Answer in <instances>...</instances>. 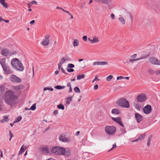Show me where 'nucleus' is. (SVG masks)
I'll return each mask as SVG.
<instances>
[{
	"label": "nucleus",
	"mask_w": 160,
	"mask_h": 160,
	"mask_svg": "<svg viewBox=\"0 0 160 160\" xmlns=\"http://www.w3.org/2000/svg\"><path fill=\"white\" fill-rule=\"evenodd\" d=\"M4 96L5 103L10 106H12L15 103L18 98L15 93L10 90L6 91L4 93Z\"/></svg>",
	"instance_id": "obj_1"
},
{
	"label": "nucleus",
	"mask_w": 160,
	"mask_h": 160,
	"mask_svg": "<svg viewBox=\"0 0 160 160\" xmlns=\"http://www.w3.org/2000/svg\"><path fill=\"white\" fill-rule=\"evenodd\" d=\"M11 64L13 68L18 71H22L24 67L21 62L17 58H13L11 61Z\"/></svg>",
	"instance_id": "obj_2"
},
{
	"label": "nucleus",
	"mask_w": 160,
	"mask_h": 160,
	"mask_svg": "<svg viewBox=\"0 0 160 160\" xmlns=\"http://www.w3.org/2000/svg\"><path fill=\"white\" fill-rule=\"evenodd\" d=\"M118 106L125 108H128L130 106L129 103L124 98H121L119 99L117 102Z\"/></svg>",
	"instance_id": "obj_3"
},
{
	"label": "nucleus",
	"mask_w": 160,
	"mask_h": 160,
	"mask_svg": "<svg viewBox=\"0 0 160 160\" xmlns=\"http://www.w3.org/2000/svg\"><path fill=\"white\" fill-rule=\"evenodd\" d=\"M105 132L109 135H113L116 132V129L115 126H107L105 127Z\"/></svg>",
	"instance_id": "obj_4"
},
{
	"label": "nucleus",
	"mask_w": 160,
	"mask_h": 160,
	"mask_svg": "<svg viewBox=\"0 0 160 160\" xmlns=\"http://www.w3.org/2000/svg\"><path fill=\"white\" fill-rule=\"evenodd\" d=\"M147 98V96L145 94L142 93L138 96L137 99L138 102L142 103L146 100Z\"/></svg>",
	"instance_id": "obj_5"
},
{
	"label": "nucleus",
	"mask_w": 160,
	"mask_h": 160,
	"mask_svg": "<svg viewBox=\"0 0 160 160\" xmlns=\"http://www.w3.org/2000/svg\"><path fill=\"white\" fill-rule=\"evenodd\" d=\"M10 81L13 82L20 83L21 82V79L14 74H12L10 77Z\"/></svg>",
	"instance_id": "obj_6"
},
{
	"label": "nucleus",
	"mask_w": 160,
	"mask_h": 160,
	"mask_svg": "<svg viewBox=\"0 0 160 160\" xmlns=\"http://www.w3.org/2000/svg\"><path fill=\"white\" fill-rule=\"evenodd\" d=\"M152 110V107L150 105H148L145 106L143 109V112L145 114H148L151 113Z\"/></svg>",
	"instance_id": "obj_7"
},
{
	"label": "nucleus",
	"mask_w": 160,
	"mask_h": 160,
	"mask_svg": "<svg viewBox=\"0 0 160 160\" xmlns=\"http://www.w3.org/2000/svg\"><path fill=\"white\" fill-rule=\"evenodd\" d=\"M112 119L117 123L120 126L124 127V125L122 122L121 118L120 117L117 118H112Z\"/></svg>",
	"instance_id": "obj_8"
},
{
	"label": "nucleus",
	"mask_w": 160,
	"mask_h": 160,
	"mask_svg": "<svg viewBox=\"0 0 160 160\" xmlns=\"http://www.w3.org/2000/svg\"><path fill=\"white\" fill-rule=\"evenodd\" d=\"M135 118L137 122L139 123L142 120L143 117L140 114L136 112L135 113Z\"/></svg>",
	"instance_id": "obj_9"
},
{
	"label": "nucleus",
	"mask_w": 160,
	"mask_h": 160,
	"mask_svg": "<svg viewBox=\"0 0 160 160\" xmlns=\"http://www.w3.org/2000/svg\"><path fill=\"white\" fill-rule=\"evenodd\" d=\"M2 68L4 71V73L6 74H8L12 73V71L8 65Z\"/></svg>",
	"instance_id": "obj_10"
},
{
	"label": "nucleus",
	"mask_w": 160,
	"mask_h": 160,
	"mask_svg": "<svg viewBox=\"0 0 160 160\" xmlns=\"http://www.w3.org/2000/svg\"><path fill=\"white\" fill-rule=\"evenodd\" d=\"M41 150L43 153L46 154L49 153L50 149L47 146H43L41 148Z\"/></svg>",
	"instance_id": "obj_11"
},
{
	"label": "nucleus",
	"mask_w": 160,
	"mask_h": 160,
	"mask_svg": "<svg viewBox=\"0 0 160 160\" xmlns=\"http://www.w3.org/2000/svg\"><path fill=\"white\" fill-rule=\"evenodd\" d=\"M5 88L2 85H0V103L1 102V96L4 91ZM1 105L0 104V111H1L2 109V108L1 107Z\"/></svg>",
	"instance_id": "obj_12"
},
{
	"label": "nucleus",
	"mask_w": 160,
	"mask_h": 160,
	"mask_svg": "<svg viewBox=\"0 0 160 160\" xmlns=\"http://www.w3.org/2000/svg\"><path fill=\"white\" fill-rule=\"evenodd\" d=\"M59 139L60 141L63 142H66L69 141V138H66L65 137V135H61L59 137Z\"/></svg>",
	"instance_id": "obj_13"
},
{
	"label": "nucleus",
	"mask_w": 160,
	"mask_h": 160,
	"mask_svg": "<svg viewBox=\"0 0 160 160\" xmlns=\"http://www.w3.org/2000/svg\"><path fill=\"white\" fill-rule=\"evenodd\" d=\"M107 64H108V63L106 62L96 61L94 62L93 64V65H104Z\"/></svg>",
	"instance_id": "obj_14"
},
{
	"label": "nucleus",
	"mask_w": 160,
	"mask_h": 160,
	"mask_svg": "<svg viewBox=\"0 0 160 160\" xmlns=\"http://www.w3.org/2000/svg\"><path fill=\"white\" fill-rule=\"evenodd\" d=\"M0 63L2 68L8 65L6 63V59L4 58L0 59Z\"/></svg>",
	"instance_id": "obj_15"
},
{
	"label": "nucleus",
	"mask_w": 160,
	"mask_h": 160,
	"mask_svg": "<svg viewBox=\"0 0 160 160\" xmlns=\"http://www.w3.org/2000/svg\"><path fill=\"white\" fill-rule=\"evenodd\" d=\"M149 61L153 64H157L158 59L156 58L152 57L149 58Z\"/></svg>",
	"instance_id": "obj_16"
},
{
	"label": "nucleus",
	"mask_w": 160,
	"mask_h": 160,
	"mask_svg": "<svg viewBox=\"0 0 160 160\" xmlns=\"http://www.w3.org/2000/svg\"><path fill=\"white\" fill-rule=\"evenodd\" d=\"M58 155H64L65 152V149L62 147H58Z\"/></svg>",
	"instance_id": "obj_17"
},
{
	"label": "nucleus",
	"mask_w": 160,
	"mask_h": 160,
	"mask_svg": "<svg viewBox=\"0 0 160 160\" xmlns=\"http://www.w3.org/2000/svg\"><path fill=\"white\" fill-rule=\"evenodd\" d=\"M58 146L52 147L51 150L52 152L56 155H58Z\"/></svg>",
	"instance_id": "obj_18"
},
{
	"label": "nucleus",
	"mask_w": 160,
	"mask_h": 160,
	"mask_svg": "<svg viewBox=\"0 0 160 160\" xmlns=\"http://www.w3.org/2000/svg\"><path fill=\"white\" fill-rule=\"evenodd\" d=\"M146 136V134L145 133H144L142 134H141L138 137V139H135V140H133L132 142H136L138 141V140H142L144 138L145 136Z\"/></svg>",
	"instance_id": "obj_19"
},
{
	"label": "nucleus",
	"mask_w": 160,
	"mask_h": 160,
	"mask_svg": "<svg viewBox=\"0 0 160 160\" xmlns=\"http://www.w3.org/2000/svg\"><path fill=\"white\" fill-rule=\"evenodd\" d=\"M27 147L26 146H24L23 145L21 147L19 151L18 155H21L25 151V149L27 148Z\"/></svg>",
	"instance_id": "obj_20"
},
{
	"label": "nucleus",
	"mask_w": 160,
	"mask_h": 160,
	"mask_svg": "<svg viewBox=\"0 0 160 160\" xmlns=\"http://www.w3.org/2000/svg\"><path fill=\"white\" fill-rule=\"evenodd\" d=\"M88 39L90 41V42L92 43L97 42L99 41L98 38L96 37H94L92 40L90 39L89 38H88Z\"/></svg>",
	"instance_id": "obj_21"
},
{
	"label": "nucleus",
	"mask_w": 160,
	"mask_h": 160,
	"mask_svg": "<svg viewBox=\"0 0 160 160\" xmlns=\"http://www.w3.org/2000/svg\"><path fill=\"white\" fill-rule=\"evenodd\" d=\"M96 2H101L103 3H105V4H108L110 2V0H95Z\"/></svg>",
	"instance_id": "obj_22"
},
{
	"label": "nucleus",
	"mask_w": 160,
	"mask_h": 160,
	"mask_svg": "<svg viewBox=\"0 0 160 160\" xmlns=\"http://www.w3.org/2000/svg\"><path fill=\"white\" fill-rule=\"evenodd\" d=\"M9 52L7 49H4L2 50L1 54L5 56H7L9 54Z\"/></svg>",
	"instance_id": "obj_23"
},
{
	"label": "nucleus",
	"mask_w": 160,
	"mask_h": 160,
	"mask_svg": "<svg viewBox=\"0 0 160 160\" xmlns=\"http://www.w3.org/2000/svg\"><path fill=\"white\" fill-rule=\"evenodd\" d=\"M50 43L49 40H43L42 42H41V44L43 45L44 46H47Z\"/></svg>",
	"instance_id": "obj_24"
},
{
	"label": "nucleus",
	"mask_w": 160,
	"mask_h": 160,
	"mask_svg": "<svg viewBox=\"0 0 160 160\" xmlns=\"http://www.w3.org/2000/svg\"><path fill=\"white\" fill-rule=\"evenodd\" d=\"M112 113L113 114H118L120 113V110L117 108H114L112 110Z\"/></svg>",
	"instance_id": "obj_25"
},
{
	"label": "nucleus",
	"mask_w": 160,
	"mask_h": 160,
	"mask_svg": "<svg viewBox=\"0 0 160 160\" xmlns=\"http://www.w3.org/2000/svg\"><path fill=\"white\" fill-rule=\"evenodd\" d=\"M134 106L136 109L138 110H140L141 108V106L139 103H134Z\"/></svg>",
	"instance_id": "obj_26"
},
{
	"label": "nucleus",
	"mask_w": 160,
	"mask_h": 160,
	"mask_svg": "<svg viewBox=\"0 0 160 160\" xmlns=\"http://www.w3.org/2000/svg\"><path fill=\"white\" fill-rule=\"evenodd\" d=\"M0 3L4 7L6 8H8L7 4L5 2V0H0Z\"/></svg>",
	"instance_id": "obj_27"
},
{
	"label": "nucleus",
	"mask_w": 160,
	"mask_h": 160,
	"mask_svg": "<svg viewBox=\"0 0 160 160\" xmlns=\"http://www.w3.org/2000/svg\"><path fill=\"white\" fill-rule=\"evenodd\" d=\"M72 97H68L67 98V100L66 101V103L67 104L69 105L70 102L72 101Z\"/></svg>",
	"instance_id": "obj_28"
},
{
	"label": "nucleus",
	"mask_w": 160,
	"mask_h": 160,
	"mask_svg": "<svg viewBox=\"0 0 160 160\" xmlns=\"http://www.w3.org/2000/svg\"><path fill=\"white\" fill-rule=\"evenodd\" d=\"M152 135H150L149 136L147 143V146H150V144L152 138Z\"/></svg>",
	"instance_id": "obj_29"
},
{
	"label": "nucleus",
	"mask_w": 160,
	"mask_h": 160,
	"mask_svg": "<svg viewBox=\"0 0 160 160\" xmlns=\"http://www.w3.org/2000/svg\"><path fill=\"white\" fill-rule=\"evenodd\" d=\"M65 88V86H61L60 85H57L54 87V88L58 90L63 89Z\"/></svg>",
	"instance_id": "obj_30"
},
{
	"label": "nucleus",
	"mask_w": 160,
	"mask_h": 160,
	"mask_svg": "<svg viewBox=\"0 0 160 160\" xmlns=\"http://www.w3.org/2000/svg\"><path fill=\"white\" fill-rule=\"evenodd\" d=\"M85 77V75L84 74L82 75H78L77 76V79L79 80Z\"/></svg>",
	"instance_id": "obj_31"
},
{
	"label": "nucleus",
	"mask_w": 160,
	"mask_h": 160,
	"mask_svg": "<svg viewBox=\"0 0 160 160\" xmlns=\"http://www.w3.org/2000/svg\"><path fill=\"white\" fill-rule=\"evenodd\" d=\"M22 119V117L21 116H19L16 118L17 120H15L13 122V123H15L16 122H20Z\"/></svg>",
	"instance_id": "obj_32"
},
{
	"label": "nucleus",
	"mask_w": 160,
	"mask_h": 160,
	"mask_svg": "<svg viewBox=\"0 0 160 160\" xmlns=\"http://www.w3.org/2000/svg\"><path fill=\"white\" fill-rule=\"evenodd\" d=\"M73 45L74 47L78 45L79 43V42L77 39H75L73 42Z\"/></svg>",
	"instance_id": "obj_33"
},
{
	"label": "nucleus",
	"mask_w": 160,
	"mask_h": 160,
	"mask_svg": "<svg viewBox=\"0 0 160 160\" xmlns=\"http://www.w3.org/2000/svg\"><path fill=\"white\" fill-rule=\"evenodd\" d=\"M70 152L69 150L66 151L65 150V153H64V155H65L66 156L68 157L70 156Z\"/></svg>",
	"instance_id": "obj_34"
},
{
	"label": "nucleus",
	"mask_w": 160,
	"mask_h": 160,
	"mask_svg": "<svg viewBox=\"0 0 160 160\" xmlns=\"http://www.w3.org/2000/svg\"><path fill=\"white\" fill-rule=\"evenodd\" d=\"M119 20L121 22L122 24L124 25L125 23V20L122 17H120L119 18Z\"/></svg>",
	"instance_id": "obj_35"
},
{
	"label": "nucleus",
	"mask_w": 160,
	"mask_h": 160,
	"mask_svg": "<svg viewBox=\"0 0 160 160\" xmlns=\"http://www.w3.org/2000/svg\"><path fill=\"white\" fill-rule=\"evenodd\" d=\"M23 86L22 85H19L17 86H16L14 87V89L16 90H18L22 88Z\"/></svg>",
	"instance_id": "obj_36"
},
{
	"label": "nucleus",
	"mask_w": 160,
	"mask_h": 160,
	"mask_svg": "<svg viewBox=\"0 0 160 160\" xmlns=\"http://www.w3.org/2000/svg\"><path fill=\"white\" fill-rule=\"evenodd\" d=\"M57 108L59 109H62V110H64V107L63 105L62 104H60L57 106Z\"/></svg>",
	"instance_id": "obj_37"
},
{
	"label": "nucleus",
	"mask_w": 160,
	"mask_h": 160,
	"mask_svg": "<svg viewBox=\"0 0 160 160\" xmlns=\"http://www.w3.org/2000/svg\"><path fill=\"white\" fill-rule=\"evenodd\" d=\"M74 91L77 93L80 92V90L79 88L78 87H75L74 88Z\"/></svg>",
	"instance_id": "obj_38"
},
{
	"label": "nucleus",
	"mask_w": 160,
	"mask_h": 160,
	"mask_svg": "<svg viewBox=\"0 0 160 160\" xmlns=\"http://www.w3.org/2000/svg\"><path fill=\"white\" fill-rule=\"evenodd\" d=\"M36 108V104L34 103L31 107V108L29 109H30V110H35Z\"/></svg>",
	"instance_id": "obj_39"
},
{
	"label": "nucleus",
	"mask_w": 160,
	"mask_h": 160,
	"mask_svg": "<svg viewBox=\"0 0 160 160\" xmlns=\"http://www.w3.org/2000/svg\"><path fill=\"white\" fill-rule=\"evenodd\" d=\"M49 90L51 91H52L53 90V89L52 88H49L48 87H45L43 89L44 91H46L47 90Z\"/></svg>",
	"instance_id": "obj_40"
},
{
	"label": "nucleus",
	"mask_w": 160,
	"mask_h": 160,
	"mask_svg": "<svg viewBox=\"0 0 160 160\" xmlns=\"http://www.w3.org/2000/svg\"><path fill=\"white\" fill-rule=\"evenodd\" d=\"M113 78V76L112 75H110L108 76L106 78V80L107 81H110L111 79Z\"/></svg>",
	"instance_id": "obj_41"
},
{
	"label": "nucleus",
	"mask_w": 160,
	"mask_h": 160,
	"mask_svg": "<svg viewBox=\"0 0 160 160\" xmlns=\"http://www.w3.org/2000/svg\"><path fill=\"white\" fill-rule=\"evenodd\" d=\"M68 67L69 68H73L74 67V65L72 63L68 64Z\"/></svg>",
	"instance_id": "obj_42"
},
{
	"label": "nucleus",
	"mask_w": 160,
	"mask_h": 160,
	"mask_svg": "<svg viewBox=\"0 0 160 160\" xmlns=\"http://www.w3.org/2000/svg\"><path fill=\"white\" fill-rule=\"evenodd\" d=\"M64 58L65 60V61H69L71 60L70 58L68 56H66L64 57Z\"/></svg>",
	"instance_id": "obj_43"
},
{
	"label": "nucleus",
	"mask_w": 160,
	"mask_h": 160,
	"mask_svg": "<svg viewBox=\"0 0 160 160\" xmlns=\"http://www.w3.org/2000/svg\"><path fill=\"white\" fill-rule=\"evenodd\" d=\"M3 118L4 121L6 122H8L9 120V118H8V117L6 116H4L3 117Z\"/></svg>",
	"instance_id": "obj_44"
},
{
	"label": "nucleus",
	"mask_w": 160,
	"mask_h": 160,
	"mask_svg": "<svg viewBox=\"0 0 160 160\" xmlns=\"http://www.w3.org/2000/svg\"><path fill=\"white\" fill-rule=\"evenodd\" d=\"M86 4V3L85 1H83L81 3V8H84L85 6V5Z\"/></svg>",
	"instance_id": "obj_45"
},
{
	"label": "nucleus",
	"mask_w": 160,
	"mask_h": 160,
	"mask_svg": "<svg viewBox=\"0 0 160 160\" xmlns=\"http://www.w3.org/2000/svg\"><path fill=\"white\" fill-rule=\"evenodd\" d=\"M65 61H66L64 59V58L63 57V58H62V59L60 61V62L59 63L62 64H63L64 63V62Z\"/></svg>",
	"instance_id": "obj_46"
},
{
	"label": "nucleus",
	"mask_w": 160,
	"mask_h": 160,
	"mask_svg": "<svg viewBox=\"0 0 160 160\" xmlns=\"http://www.w3.org/2000/svg\"><path fill=\"white\" fill-rule=\"evenodd\" d=\"M148 72L150 74H153V73H155V72H154L151 69H149Z\"/></svg>",
	"instance_id": "obj_47"
},
{
	"label": "nucleus",
	"mask_w": 160,
	"mask_h": 160,
	"mask_svg": "<svg viewBox=\"0 0 160 160\" xmlns=\"http://www.w3.org/2000/svg\"><path fill=\"white\" fill-rule=\"evenodd\" d=\"M138 58V59H131V60H130L131 62H133V61H137V60H140V59H142L144 58Z\"/></svg>",
	"instance_id": "obj_48"
},
{
	"label": "nucleus",
	"mask_w": 160,
	"mask_h": 160,
	"mask_svg": "<svg viewBox=\"0 0 160 160\" xmlns=\"http://www.w3.org/2000/svg\"><path fill=\"white\" fill-rule=\"evenodd\" d=\"M9 135L10 136V138L9 139V141H10L11 140V138L13 137V135L12 133V132H11V131H9Z\"/></svg>",
	"instance_id": "obj_49"
},
{
	"label": "nucleus",
	"mask_w": 160,
	"mask_h": 160,
	"mask_svg": "<svg viewBox=\"0 0 160 160\" xmlns=\"http://www.w3.org/2000/svg\"><path fill=\"white\" fill-rule=\"evenodd\" d=\"M67 71L70 72H72L74 71V69L72 68H67Z\"/></svg>",
	"instance_id": "obj_50"
},
{
	"label": "nucleus",
	"mask_w": 160,
	"mask_h": 160,
	"mask_svg": "<svg viewBox=\"0 0 160 160\" xmlns=\"http://www.w3.org/2000/svg\"><path fill=\"white\" fill-rule=\"evenodd\" d=\"M124 78V77L122 76H120L119 77H118L117 78V80H120Z\"/></svg>",
	"instance_id": "obj_51"
},
{
	"label": "nucleus",
	"mask_w": 160,
	"mask_h": 160,
	"mask_svg": "<svg viewBox=\"0 0 160 160\" xmlns=\"http://www.w3.org/2000/svg\"><path fill=\"white\" fill-rule=\"evenodd\" d=\"M100 79H98L97 77H96L92 81V82H94L95 81H99Z\"/></svg>",
	"instance_id": "obj_52"
},
{
	"label": "nucleus",
	"mask_w": 160,
	"mask_h": 160,
	"mask_svg": "<svg viewBox=\"0 0 160 160\" xmlns=\"http://www.w3.org/2000/svg\"><path fill=\"white\" fill-rule=\"evenodd\" d=\"M83 40L85 41H86L87 40V37L86 36H84L82 37Z\"/></svg>",
	"instance_id": "obj_53"
},
{
	"label": "nucleus",
	"mask_w": 160,
	"mask_h": 160,
	"mask_svg": "<svg viewBox=\"0 0 160 160\" xmlns=\"http://www.w3.org/2000/svg\"><path fill=\"white\" fill-rule=\"evenodd\" d=\"M50 38V35H46V36H45V39H46L45 40H49V38Z\"/></svg>",
	"instance_id": "obj_54"
},
{
	"label": "nucleus",
	"mask_w": 160,
	"mask_h": 160,
	"mask_svg": "<svg viewBox=\"0 0 160 160\" xmlns=\"http://www.w3.org/2000/svg\"><path fill=\"white\" fill-rule=\"evenodd\" d=\"M32 4H35L36 5L37 4V2H36L35 1H32L31 2H30Z\"/></svg>",
	"instance_id": "obj_55"
},
{
	"label": "nucleus",
	"mask_w": 160,
	"mask_h": 160,
	"mask_svg": "<svg viewBox=\"0 0 160 160\" xmlns=\"http://www.w3.org/2000/svg\"><path fill=\"white\" fill-rule=\"evenodd\" d=\"M98 85H97V84H96V85L94 86V89L95 90H97L98 89Z\"/></svg>",
	"instance_id": "obj_56"
},
{
	"label": "nucleus",
	"mask_w": 160,
	"mask_h": 160,
	"mask_svg": "<svg viewBox=\"0 0 160 160\" xmlns=\"http://www.w3.org/2000/svg\"><path fill=\"white\" fill-rule=\"evenodd\" d=\"M155 73L157 75H158V74H160V69L159 70L155 72Z\"/></svg>",
	"instance_id": "obj_57"
},
{
	"label": "nucleus",
	"mask_w": 160,
	"mask_h": 160,
	"mask_svg": "<svg viewBox=\"0 0 160 160\" xmlns=\"http://www.w3.org/2000/svg\"><path fill=\"white\" fill-rule=\"evenodd\" d=\"M110 16L112 19L113 20L114 19L115 15L113 13H112L111 14Z\"/></svg>",
	"instance_id": "obj_58"
},
{
	"label": "nucleus",
	"mask_w": 160,
	"mask_h": 160,
	"mask_svg": "<svg viewBox=\"0 0 160 160\" xmlns=\"http://www.w3.org/2000/svg\"><path fill=\"white\" fill-rule=\"evenodd\" d=\"M61 71L63 73H64L66 74H68V73H66L65 72L63 68H61Z\"/></svg>",
	"instance_id": "obj_59"
},
{
	"label": "nucleus",
	"mask_w": 160,
	"mask_h": 160,
	"mask_svg": "<svg viewBox=\"0 0 160 160\" xmlns=\"http://www.w3.org/2000/svg\"><path fill=\"white\" fill-rule=\"evenodd\" d=\"M53 113L54 115H57L58 113V111L57 110H55L54 111Z\"/></svg>",
	"instance_id": "obj_60"
},
{
	"label": "nucleus",
	"mask_w": 160,
	"mask_h": 160,
	"mask_svg": "<svg viewBox=\"0 0 160 160\" xmlns=\"http://www.w3.org/2000/svg\"><path fill=\"white\" fill-rule=\"evenodd\" d=\"M62 65V64H61L60 63H59L58 64V69L59 70L61 69V68H61Z\"/></svg>",
	"instance_id": "obj_61"
},
{
	"label": "nucleus",
	"mask_w": 160,
	"mask_h": 160,
	"mask_svg": "<svg viewBox=\"0 0 160 160\" xmlns=\"http://www.w3.org/2000/svg\"><path fill=\"white\" fill-rule=\"evenodd\" d=\"M35 20H32L30 22V23L31 25H32V24H33L35 23Z\"/></svg>",
	"instance_id": "obj_62"
},
{
	"label": "nucleus",
	"mask_w": 160,
	"mask_h": 160,
	"mask_svg": "<svg viewBox=\"0 0 160 160\" xmlns=\"http://www.w3.org/2000/svg\"><path fill=\"white\" fill-rule=\"evenodd\" d=\"M67 87L70 88V87H71V84L69 82H68L67 84Z\"/></svg>",
	"instance_id": "obj_63"
},
{
	"label": "nucleus",
	"mask_w": 160,
	"mask_h": 160,
	"mask_svg": "<svg viewBox=\"0 0 160 160\" xmlns=\"http://www.w3.org/2000/svg\"><path fill=\"white\" fill-rule=\"evenodd\" d=\"M32 4L30 2H29L28 4V7L29 8H30Z\"/></svg>",
	"instance_id": "obj_64"
}]
</instances>
